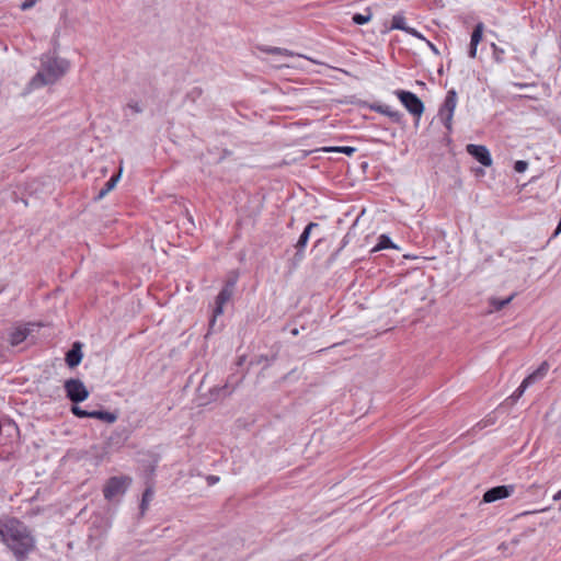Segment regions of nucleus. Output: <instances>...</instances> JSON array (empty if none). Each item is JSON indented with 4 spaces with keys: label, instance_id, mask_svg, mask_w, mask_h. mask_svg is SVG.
I'll use <instances>...</instances> for the list:
<instances>
[{
    "label": "nucleus",
    "instance_id": "obj_1",
    "mask_svg": "<svg viewBox=\"0 0 561 561\" xmlns=\"http://www.w3.org/2000/svg\"><path fill=\"white\" fill-rule=\"evenodd\" d=\"M0 535L18 561H24L35 548V539L28 527L16 517L0 520Z\"/></svg>",
    "mask_w": 561,
    "mask_h": 561
},
{
    "label": "nucleus",
    "instance_id": "obj_2",
    "mask_svg": "<svg viewBox=\"0 0 561 561\" xmlns=\"http://www.w3.org/2000/svg\"><path fill=\"white\" fill-rule=\"evenodd\" d=\"M69 68L70 62L67 59L55 54H44L41 57V68L30 80L28 88L35 90L54 84L68 72Z\"/></svg>",
    "mask_w": 561,
    "mask_h": 561
},
{
    "label": "nucleus",
    "instance_id": "obj_3",
    "mask_svg": "<svg viewBox=\"0 0 561 561\" xmlns=\"http://www.w3.org/2000/svg\"><path fill=\"white\" fill-rule=\"evenodd\" d=\"M458 102V94L455 89L447 91L444 102L440 104L437 117L446 128L447 133L453 131V118Z\"/></svg>",
    "mask_w": 561,
    "mask_h": 561
},
{
    "label": "nucleus",
    "instance_id": "obj_4",
    "mask_svg": "<svg viewBox=\"0 0 561 561\" xmlns=\"http://www.w3.org/2000/svg\"><path fill=\"white\" fill-rule=\"evenodd\" d=\"M394 93L412 115L420 117L423 114L424 104L416 94L404 90H397Z\"/></svg>",
    "mask_w": 561,
    "mask_h": 561
},
{
    "label": "nucleus",
    "instance_id": "obj_5",
    "mask_svg": "<svg viewBox=\"0 0 561 561\" xmlns=\"http://www.w3.org/2000/svg\"><path fill=\"white\" fill-rule=\"evenodd\" d=\"M130 479L127 477H112L107 480L103 488L105 500L112 501L115 496L126 492Z\"/></svg>",
    "mask_w": 561,
    "mask_h": 561
},
{
    "label": "nucleus",
    "instance_id": "obj_6",
    "mask_svg": "<svg viewBox=\"0 0 561 561\" xmlns=\"http://www.w3.org/2000/svg\"><path fill=\"white\" fill-rule=\"evenodd\" d=\"M67 398L73 403H80L89 397V391L80 379H68L64 385Z\"/></svg>",
    "mask_w": 561,
    "mask_h": 561
},
{
    "label": "nucleus",
    "instance_id": "obj_7",
    "mask_svg": "<svg viewBox=\"0 0 561 561\" xmlns=\"http://www.w3.org/2000/svg\"><path fill=\"white\" fill-rule=\"evenodd\" d=\"M236 285V279H231V282L227 283L225 287L221 288L219 294L216 297V307L213 311V318L210 320V327H213L216 322V318L224 312V306L231 299L233 295V289Z\"/></svg>",
    "mask_w": 561,
    "mask_h": 561
},
{
    "label": "nucleus",
    "instance_id": "obj_8",
    "mask_svg": "<svg viewBox=\"0 0 561 561\" xmlns=\"http://www.w3.org/2000/svg\"><path fill=\"white\" fill-rule=\"evenodd\" d=\"M515 492L514 484L497 485L489 489L483 494L484 503H493L497 500L510 497Z\"/></svg>",
    "mask_w": 561,
    "mask_h": 561
},
{
    "label": "nucleus",
    "instance_id": "obj_9",
    "mask_svg": "<svg viewBox=\"0 0 561 561\" xmlns=\"http://www.w3.org/2000/svg\"><path fill=\"white\" fill-rule=\"evenodd\" d=\"M466 151L483 167L492 165V157L489 149L483 145L468 144Z\"/></svg>",
    "mask_w": 561,
    "mask_h": 561
},
{
    "label": "nucleus",
    "instance_id": "obj_10",
    "mask_svg": "<svg viewBox=\"0 0 561 561\" xmlns=\"http://www.w3.org/2000/svg\"><path fill=\"white\" fill-rule=\"evenodd\" d=\"M319 225L317 222H309L306 228L304 229L302 233L300 234L297 243L295 244L296 253H295V261L298 259H301L304 256V252L306 249V245L308 243L310 233L312 229L318 228Z\"/></svg>",
    "mask_w": 561,
    "mask_h": 561
},
{
    "label": "nucleus",
    "instance_id": "obj_11",
    "mask_svg": "<svg viewBox=\"0 0 561 561\" xmlns=\"http://www.w3.org/2000/svg\"><path fill=\"white\" fill-rule=\"evenodd\" d=\"M83 354L81 344L76 342L72 347L66 353V363L70 368L77 367L82 360Z\"/></svg>",
    "mask_w": 561,
    "mask_h": 561
},
{
    "label": "nucleus",
    "instance_id": "obj_12",
    "mask_svg": "<svg viewBox=\"0 0 561 561\" xmlns=\"http://www.w3.org/2000/svg\"><path fill=\"white\" fill-rule=\"evenodd\" d=\"M386 249L398 250L399 248L391 241L389 236L380 234L378 238L377 244L370 250V253H376V252H379V251L386 250Z\"/></svg>",
    "mask_w": 561,
    "mask_h": 561
},
{
    "label": "nucleus",
    "instance_id": "obj_13",
    "mask_svg": "<svg viewBox=\"0 0 561 561\" xmlns=\"http://www.w3.org/2000/svg\"><path fill=\"white\" fill-rule=\"evenodd\" d=\"M260 51L270 54V55H280L285 57H294L296 54L287 48L282 47H273V46H266L261 45L257 47Z\"/></svg>",
    "mask_w": 561,
    "mask_h": 561
},
{
    "label": "nucleus",
    "instance_id": "obj_14",
    "mask_svg": "<svg viewBox=\"0 0 561 561\" xmlns=\"http://www.w3.org/2000/svg\"><path fill=\"white\" fill-rule=\"evenodd\" d=\"M28 335L27 329L18 328L10 333L9 342L12 346H16L24 342Z\"/></svg>",
    "mask_w": 561,
    "mask_h": 561
},
{
    "label": "nucleus",
    "instance_id": "obj_15",
    "mask_svg": "<svg viewBox=\"0 0 561 561\" xmlns=\"http://www.w3.org/2000/svg\"><path fill=\"white\" fill-rule=\"evenodd\" d=\"M118 180H119V173L112 175L111 179L100 190L95 199H102L107 193H110L116 186Z\"/></svg>",
    "mask_w": 561,
    "mask_h": 561
},
{
    "label": "nucleus",
    "instance_id": "obj_16",
    "mask_svg": "<svg viewBox=\"0 0 561 561\" xmlns=\"http://www.w3.org/2000/svg\"><path fill=\"white\" fill-rule=\"evenodd\" d=\"M91 419H98L106 423H114L117 420V414L108 411H91Z\"/></svg>",
    "mask_w": 561,
    "mask_h": 561
},
{
    "label": "nucleus",
    "instance_id": "obj_17",
    "mask_svg": "<svg viewBox=\"0 0 561 561\" xmlns=\"http://www.w3.org/2000/svg\"><path fill=\"white\" fill-rule=\"evenodd\" d=\"M373 13L369 8L365 9V13H355L352 18L353 22L357 25L366 24L371 20Z\"/></svg>",
    "mask_w": 561,
    "mask_h": 561
},
{
    "label": "nucleus",
    "instance_id": "obj_18",
    "mask_svg": "<svg viewBox=\"0 0 561 561\" xmlns=\"http://www.w3.org/2000/svg\"><path fill=\"white\" fill-rule=\"evenodd\" d=\"M548 369H549L548 363L547 362H542L540 364V366L533 374L527 376L526 378H531V383H534L536 380H538V379L542 378L543 376H546Z\"/></svg>",
    "mask_w": 561,
    "mask_h": 561
},
{
    "label": "nucleus",
    "instance_id": "obj_19",
    "mask_svg": "<svg viewBox=\"0 0 561 561\" xmlns=\"http://www.w3.org/2000/svg\"><path fill=\"white\" fill-rule=\"evenodd\" d=\"M531 385V378H525L519 387L513 392L511 399L517 401L525 392V390Z\"/></svg>",
    "mask_w": 561,
    "mask_h": 561
},
{
    "label": "nucleus",
    "instance_id": "obj_20",
    "mask_svg": "<svg viewBox=\"0 0 561 561\" xmlns=\"http://www.w3.org/2000/svg\"><path fill=\"white\" fill-rule=\"evenodd\" d=\"M410 26L405 24V19L402 15H393L391 22V28L408 32Z\"/></svg>",
    "mask_w": 561,
    "mask_h": 561
},
{
    "label": "nucleus",
    "instance_id": "obj_21",
    "mask_svg": "<svg viewBox=\"0 0 561 561\" xmlns=\"http://www.w3.org/2000/svg\"><path fill=\"white\" fill-rule=\"evenodd\" d=\"M322 150L324 152H341V153H345L346 156H352L356 151V148L348 147V146H343V147H325Z\"/></svg>",
    "mask_w": 561,
    "mask_h": 561
},
{
    "label": "nucleus",
    "instance_id": "obj_22",
    "mask_svg": "<svg viewBox=\"0 0 561 561\" xmlns=\"http://www.w3.org/2000/svg\"><path fill=\"white\" fill-rule=\"evenodd\" d=\"M483 23L479 22L473 31H472V34H471V39H470V43H473V44H479L482 39V35H483Z\"/></svg>",
    "mask_w": 561,
    "mask_h": 561
},
{
    "label": "nucleus",
    "instance_id": "obj_23",
    "mask_svg": "<svg viewBox=\"0 0 561 561\" xmlns=\"http://www.w3.org/2000/svg\"><path fill=\"white\" fill-rule=\"evenodd\" d=\"M152 496H153V492L149 488L146 489L145 492L142 493V499H141V504H140V510L142 513L147 508V505L151 501Z\"/></svg>",
    "mask_w": 561,
    "mask_h": 561
},
{
    "label": "nucleus",
    "instance_id": "obj_24",
    "mask_svg": "<svg viewBox=\"0 0 561 561\" xmlns=\"http://www.w3.org/2000/svg\"><path fill=\"white\" fill-rule=\"evenodd\" d=\"M233 390H234V388H230L229 385L226 383L222 387L214 388L211 392H216L217 393L216 397L219 398L220 394H222V397L230 396Z\"/></svg>",
    "mask_w": 561,
    "mask_h": 561
},
{
    "label": "nucleus",
    "instance_id": "obj_25",
    "mask_svg": "<svg viewBox=\"0 0 561 561\" xmlns=\"http://www.w3.org/2000/svg\"><path fill=\"white\" fill-rule=\"evenodd\" d=\"M71 412L78 416V417H91V411H87V410H83L81 409L80 407L78 405H72L71 408Z\"/></svg>",
    "mask_w": 561,
    "mask_h": 561
},
{
    "label": "nucleus",
    "instance_id": "obj_26",
    "mask_svg": "<svg viewBox=\"0 0 561 561\" xmlns=\"http://www.w3.org/2000/svg\"><path fill=\"white\" fill-rule=\"evenodd\" d=\"M203 94V89L199 87L193 88L187 94L186 98L192 100L193 102L196 101L201 95Z\"/></svg>",
    "mask_w": 561,
    "mask_h": 561
},
{
    "label": "nucleus",
    "instance_id": "obj_27",
    "mask_svg": "<svg viewBox=\"0 0 561 561\" xmlns=\"http://www.w3.org/2000/svg\"><path fill=\"white\" fill-rule=\"evenodd\" d=\"M528 168V162L527 161H524V160H517L515 163H514V170L517 172V173H523L527 170Z\"/></svg>",
    "mask_w": 561,
    "mask_h": 561
},
{
    "label": "nucleus",
    "instance_id": "obj_28",
    "mask_svg": "<svg viewBox=\"0 0 561 561\" xmlns=\"http://www.w3.org/2000/svg\"><path fill=\"white\" fill-rule=\"evenodd\" d=\"M37 1L38 0H25L21 3L20 9L22 11H27L32 9L37 3Z\"/></svg>",
    "mask_w": 561,
    "mask_h": 561
},
{
    "label": "nucleus",
    "instance_id": "obj_29",
    "mask_svg": "<svg viewBox=\"0 0 561 561\" xmlns=\"http://www.w3.org/2000/svg\"><path fill=\"white\" fill-rule=\"evenodd\" d=\"M407 34L415 37V38H419V39H422V41H426V38L414 27H409Z\"/></svg>",
    "mask_w": 561,
    "mask_h": 561
},
{
    "label": "nucleus",
    "instance_id": "obj_30",
    "mask_svg": "<svg viewBox=\"0 0 561 561\" xmlns=\"http://www.w3.org/2000/svg\"><path fill=\"white\" fill-rule=\"evenodd\" d=\"M219 477L218 476H213V474H209L206 477V482L209 486L216 484L217 482H219Z\"/></svg>",
    "mask_w": 561,
    "mask_h": 561
},
{
    "label": "nucleus",
    "instance_id": "obj_31",
    "mask_svg": "<svg viewBox=\"0 0 561 561\" xmlns=\"http://www.w3.org/2000/svg\"><path fill=\"white\" fill-rule=\"evenodd\" d=\"M478 44L470 43L468 55L470 58H476Z\"/></svg>",
    "mask_w": 561,
    "mask_h": 561
},
{
    "label": "nucleus",
    "instance_id": "obj_32",
    "mask_svg": "<svg viewBox=\"0 0 561 561\" xmlns=\"http://www.w3.org/2000/svg\"><path fill=\"white\" fill-rule=\"evenodd\" d=\"M494 423V419H486V420H482L481 422H479L477 424V426H479L480 428H483V427H486L489 424H493Z\"/></svg>",
    "mask_w": 561,
    "mask_h": 561
},
{
    "label": "nucleus",
    "instance_id": "obj_33",
    "mask_svg": "<svg viewBox=\"0 0 561 561\" xmlns=\"http://www.w3.org/2000/svg\"><path fill=\"white\" fill-rule=\"evenodd\" d=\"M128 107L135 113H140L142 111L137 102L128 103Z\"/></svg>",
    "mask_w": 561,
    "mask_h": 561
},
{
    "label": "nucleus",
    "instance_id": "obj_34",
    "mask_svg": "<svg viewBox=\"0 0 561 561\" xmlns=\"http://www.w3.org/2000/svg\"><path fill=\"white\" fill-rule=\"evenodd\" d=\"M427 46L430 47V49L436 54V55H439V50L438 48L436 47V45H434L432 42H430L428 39L425 41Z\"/></svg>",
    "mask_w": 561,
    "mask_h": 561
},
{
    "label": "nucleus",
    "instance_id": "obj_35",
    "mask_svg": "<svg viewBox=\"0 0 561 561\" xmlns=\"http://www.w3.org/2000/svg\"><path fill=\"white\" fill-rule=\"evenodd\" d=\"M511 300H512V297H508L507 299L500 301V302H499V305L496 306V309H502V308H503L504 306H506Z\"/></svg>",
    "mask_w": 561,
    "mask_h": 561
},
{
    "label": "nucleus",
    "instance_id": "obj_36",
    "mask_svg": "<svg viewBox=\"0 0 561 561\" xmlns=\"http://www.w3.org/2000/svg\"><path fill=\"white\" fill-rule=\"evenodd\" d=\"M380 112H381V113L387 114V115H388V116H390V117H398V116H399V114H398L397 112H396V113H392V112H390V111H388V110H381V108H380Z\"/></svg>",
    "mask_w": 561,
    "mask_h": 561
},
{
    "label": "nucleus",
    "instance_id": "obj_37",
    "mask_svg": "<svg viewBox=\"0 0 561 561\" xmlns=\"http://www.w3.org/2000/svg\"><path fill=\"white\" fill-rule=\"evenodd\" d=\"M537 488H540V485H538V484L534 483V484H531V485H529V486H528L527 491H528V492H533V491H534V490H536Z\"/></svg>",
    "mask_w": 561,
    "mask_h": 561
},
{
    "label": "nucleus",
    "instance_id": "obj_38",
    "mask_svg": "<svg viewBox=\"0 0 561 561\" xmlns=\"http://www.w3.org/2000/svg\"><path fill=\"white\" fill-rule=\"evenodd\" d=\"M553 501H561V490L553 495Z\"/></svg>",
    "mask_w": 561,
    "mask_h": 561
},
{
    "label": "nucleus",
    "instance_id": "obj_39",
    "mask_svg": "<svg viewBox=\"0 0 561 561\" xmlns=\"http://www.w3.org/2000/svg\"><path fill=\"white\" fill-rule=\"evenodd\" d=\"M291 334H293V335H298V329H294V330L291 331Z\"/></svg>",
    "mask_w": 561,
    "mask_h": 561
}]
</instances>
